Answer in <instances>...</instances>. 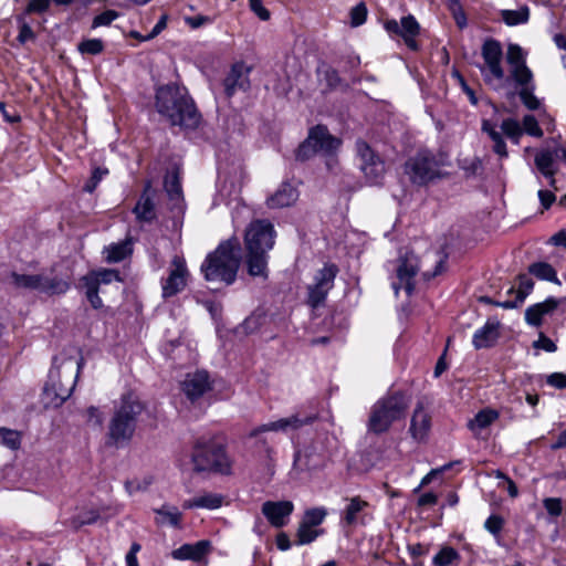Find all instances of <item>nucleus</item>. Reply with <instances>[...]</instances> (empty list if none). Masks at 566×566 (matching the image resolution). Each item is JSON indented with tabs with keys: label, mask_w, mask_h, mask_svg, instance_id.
<instances>
[{
	"label": "nucleus",
	"mask_w": 566,
	"mask_h": 566,
	"mask_svg": "<svg viewBox=\"0 0 566 566\" xmlns=\"http://www.w3.org/2000/svg\"><path fill=\"white\" fill-rule=\"evenodd\" d=\"M156 108L174 126L193 129L199 125L200 114L185 87L175 84L159 87L156 92Z\"/></svg>",
	"instance_id": "nucleus-1"
},
{
	"label": "nucleus",
	"mask_w": 566,
	"mask_h": 566,
	"mask_svg": "<svg viewBox=\"0 0 566 566\" xmlns=\"http://www.w3.org/2000/svg\"><path fill=\"white\" fill-rule=\"evenodd\" d=\"M144 403L134 392L122 396L118 405L108 420L106 430V444L112 448H124L133 440L139 416L144 411Z\"/></svg>",
	"instance_id": "nucleus-2"
},
{
	"label": "nucleus",
	"mask_w": 566,
	"mask_h": 566,
	"mask_svg": "<svg viewBox=\"0 0 566 566\" xmlns=\"http://www.w3.org/2000/svg\"><path fill=\"white\" fill-rule=\"evenodd\" d=\"M83 365V357L62 354L54 358L43 390L48 406L57 408L71 397Z\"/></svg>",
	"instance_id": "nucleus-3"
},
{
	"label": "nucleus",
	"mask_w": 566,
	"mask_h": 566,
	"mask_svg": "<svg viewBox=\"0 0 566 566\" xmlns=\"http://www.w3.org/2000/svg\"><path fill=\"white\" fill-rule=\"evenodd\" d=\"M241 261V248L237 239L221 242L201 263L200 271L208 282L227 285L235 281Z\"/></svg>",
	"instance_id": "nucleus-4"
},
{
	"label": "nucleus",
	"mask_w": 566,
	"mask_h": 566,
	"mask_svg": "<svg viewBox=\"0 0 566 566\" xmlns=\"http://www.w3.org/2000/svg\"><path fill=\"white\" fill-rule=\"evenodd\" d=\"M191 460L196 471L230 473L231 462L224 447L212 438H199L193 446Z\"/></svg>",
	"instance_id": "nucleus-5"
},
{
	"label": "nucleus",
	"mask_w": 566,
	"mask_h": 566,
	"mask_svg": "<svg viewBox=\"0 0 566 566\" xmlns=\"http://www.w3.org/2000/svg\"><path fill=\"white\" fill-rule=\"evenodd\" d=\"M408 405V399L401 392L379 399L371 408L368 430L377 434L386 432L395 421L405 416Z\"/></svg>",
	"instance_id": "nucleus-6"
},
{
	"label": "nucleus",
	"mask_w": 566,
	"mask_h": 566,
	"mask_svg": "<svg viewBox=\"0 0 566 566\" xmlns=\"http://www.w3.org/2000/svg\"><path fill=\"white\" fill-rule=\"evenodd\" d=\"M190 271L184 255L175 254L167 269V275L160 279L161 297L168 300L186 290Z\"/></svg>",
	"instance_id": "nucleus-7"
},
{
	"label": "nucleus",
	"mask_w": 566,
	"mask_h": 566,
	"mask_svg": "<svg viewBox=\"0 0 566 566\" xmlns=\"http://www.w3.org/2000/svg\"><path fill=\"white\" fill-rule=\"evenodd\" d=\"M481 129L483 133L488 134L490 139L493 142V151L500 158H506L509 155L502 134H504L515 144H518V140L523 135V128L521 124L514 118H506L502 122V132L496 130L495 126L488 119L482 120Z\"/></svg>",
	"instance_id": "nucleus-8"
},
{
	"label": "nucleus",
	"mask_w": 566,
	"mask_h": 566,
	"mask_svg": "<svg viewBox=\"0 0 566 566\" xmlns=\"http://www.w3.org/2000/svg\"><path fill=\"white\" fill-rule=\"evenodd\" d=\"M481 55L484 64L480 66V71L485 83L491 85L494 81L501 82L504 78L501 43L494 39L485 40L481 48Z\"/></svg>",
	"instance_id": "nucleus-9"
},
{
	"label": "nucleus",
	"mask_w": 566,
	"mask_h": 566,
	"mask_svg": "<svg viewBox=\"0 0 566 566\" xmlns=\"http://www.w3.org/2000/svg\"><path fill=\"white\" fill-rule=\"evenodd\" d=\"M405 174L416 185H426L439 176L438 163L428 151H420L405 164Z\"/></svg>",
	"instance_id": "nucleus-10"
},
{
	"label": "nucleus",
	"mask_w": 566,
	"mask_h": 566,
	"mask_svg": "<svg viewBox=\"0 0 566 566\" xmlns=\"http://www.w3.org/2000/svg\"><path fill=\"white\" fill-rule=\"evenodd\" d=\"M340 145V140L332 136L327 128L317 125L312 128L306 140L300 146L297 157L306 159L315 153L331 154Z\"/></svg>",
	"instance_id": "nucleus-11"
},
{
	"label": "nucleus",
	"mask_w": 566,
	"mask_h": 566,
	"mask_svg": "<svg viewBox=\"0 0 566 566\" xmlns=\"http://www.w3.org/2000/svg\"><path fill=\"white\" fill-rule=\"evenodd\" d=\"M338 268L335 264L327 263L314 274L313 282L307 286V303L312 307H317L324 303L328 292L334 286Z\"/></svg>",
	"instance_id": "nucleus-12"
},
{
	"label": "nucleus",
	"mask_w": 566,
	"mask_h": 566,
	"mask_svg": "<svg viewBox=\"0 0 566 566\" xmlns=\"http://www.w3.org/2000/svg\"><path fill=\"white\" fill-rule=\"evenodd\" d=\"M356 151L360 160V169L369 184H380L386 172L384 160L364 140L356 143Z\"/></svg>",
	"instance_id": "nucleus-13"
},
{
	"label": "nucleus",
	"mask_w": 566,
	"mask_h": 566,
	"mask_svg": "<svg viewBox=\"0 0 566 566\" xmlns=\"http://www.w3.org/2000/svg\"><path fill=\"white\" fill-rule=\"evenodd\" d=\"M275 230L266 220L252 221L245 230L244 242L247 249L270 251L274 245Z\"/></svg>",
	"instance_id": "nucleus-14"
},
{
	"label": "nucleus",
	"mask_w": 566,
	"mask_h": 566,
	"mask_svg": "<svg viewBox=\"0 0 566 566\" xmlns=\"http://www.w3.org/2000/svg\"><path fill=\"white\" fill-rule=\"evenodd\" d=\"M316 420V416H302L293 413L285 418H280L268 423H263L250 431L249 437L253 438L264 432L291 433L300 430L304 426L311 424Z\"/></svg>",
	"instance_id": "nucleus-15"
},
{
	"label": "nucleus",
	"mask_w": 566,
	"mask_h": 566,
	"mask_svg": "<svg viewBox=\"0 0 566 566\" xmlns=\"http://www.w3.org/2000/svg\"><path fill=\"white\" fill-rule=\"evenodd\" d=\"M419 271V261L413 253H406L398 260L396 269L397 281L392 282V289L398 294L400 289H403L408 295L413 292V279Z\"/></svg>",
	"instance_id": "nucleus-16"
},
{
	"label": "nucleus",
	"mask_w": 566,
	"mask_h": 566,
	"mask_svg": "<svg viewBox=\"0 0 566 566\" xmlns=\"http://www.w3.org/2000/svg\"><path fill=\"white\" fill-rule=\"evenodd\" d=\"M385 29L390 34L400 35L409 49L413 51L418 50L416 36L420 32V25L413 15L409 14L403 17L400 22L397 20H388L385 23Z\"/></svg>",
	"instance_id": "nucleus-17"
},
{
	"label": "nucleus",
	"mask_w": 566,
	"mask_h": 566,
	"mask_svg": "<svg viewBox=\"0 0 566 566\" xmlns=\"http://www.w3.org/2000/svg\"><path fill=\"white\" fill-rule=\"evenodd\" d=\"M346 501L347 504L342 511V523L345 526L365 525L371 518L368 512L370 504L367 501L358 495L348 497Z\"/></svg>",
	"instance_id": "nucleus-18"
},
{
	"label": "nucleus",
	"mask_w": 566,
	"mask_h": 566,
	"mask_svg": "<svg viewBox=\"0 0 566 566\" xmlns=\"http://www.w3.org/2000/svg\"><path fill=\"white\" fill-rule=\"evenodd\" d=\"M261 511L273 527L281 528L289 523L294 504L291 501H266Z\"/></svg>",
	"instance_id": "nucleus-19"
},
{
	"label": "nucleus",
	"mask_w": 566,
	"mask_h": 566,
	"mask_svg": "<svg viewBox=\"0 0 566 566\" xmlns=\"http://www.w3.org/2000/svg\"><path fill=\"white\" fill-rule=\"evenodd\" d=\"M250 69L243 63H235L223 80L224 93L228 97L234 95L238 91H247L250 87Z\"/></svg>",
	"instance_id": "nucleus-20"
},
{
	"label": "nucleus",
	"mask_w": 566,
	"mask_h": 566,
	"mask_svg": "<svg viewBox=\"0 0 566 566\" xmlns=\"http://www.w3.org/2000/svg\"><path fill=\"white\" fill-rule=\"evenodd\" d=\"M181 389L190 400L200 398L206 391L211 389L207 371L188 374L181 382Z\"/></svg>",
	"instance_id": "nucleus-21"
},
{
	"label": "nucleus",
	"mask_w": 566,
	"mask_h": 566,
	"mask_svg": "<svg viewBox=\"0 0 566 566\" xmlns=\"http://www.w3.org/2000/svg\"><path fill=\"white\" fill-rule=\"evenodd\" d=\"M211 552V542L208 539L199 541L195 544H184L171 552V557L176 560L201 562Z\"/></svg>",
	"instance_id": "nucleus-22"
},
{
	"label": "nucleus",
	"mask_w": 566,
	"mask_h": 566,
	"mask_svg": "<svg viewBox=\"0 0 566 566\" xmlns=\"http://www.w3.org/2000/svg\"><path fill=\"white\" fill-rule=\"evenodd\" d=\"M566 298L547 297L544 302L528 306L525 311V321L528 325L539 326L545 315L552 314Z\"/></svg>",
	"instance_id": "nucleus-23"
},
{
	"label": "nucleus",
	"mask_w": 566,
	"mask_h": 566,
	"mask_svg": "<svg viewBox=\"0 0 566 566\" xmlns=\"http://www.w3.org/2000/svg\"><path fill=\"white\" fill-rule=\"evenodd\" d=\"M500 337V322L489 319L481 328L476 329L472 337L475 349L489 348L495 345Z\"/></svg>",
	"instance_id": "nucleus-24"
},
{
	"label": "nucleus",
	"mask_w": 566,
	"mask_h": 566,
	"mask_svg": "<svg viewBox=\"0 0 566 566\" xmlns=\"http://www.w3.org/2000/svg\"><path fill=\"white\" fill-rule=\"evenodd\" d=\"M430 427V416L421 403L417 405L410 426V433L412 438L417 441H423L429 433Z\"/></svg>",
	"instance_id": "nucleus-25"
},
{
	"label": "nucleus",
	"mask_w": 566,
	"mask_h": 566,
	"mask_svg": "<svg viewBox=\"0 0 566 566\" xmlns=\"http://www.w3.org/2000/svg\"><path fill=\"white\" fill-rule=\"evenodd\" d=\"M298 192L290 184H282L281 187L266 200V205L271 209L290 207L296 202Z\"/></svg>",
	"instance_id": "nucleus-26"
},
{
	"label": "nucleus",
	"mask_w": 566,
	"mask_h": 566,
	"mask_svg": "<svg viewBox=\"0 0 566 566\" xmlns=\"http://www.w3.org/2000/svg\"><path fill=\"white\" fill-rule=\"evenodd\" d=\"M268 252L259 249H247V265L251 276H268Z\"/></svg>",
	"instance_id": "nucleus-27"
},
{
	"label": "nucleus",
	"mask_w": 566,
	"mask_h": 566,
	"mask_svg": "<svg viewBox=\"0 0 566 566\" xmlns=\"http://www.w3.org/2000/svg\"><path fill=\"white\" fill-rule=\"evenodd\" d=\"M557 158L559 157L556 155V148L542 149L535 155L534 163L544 177H552V175H556L558 170Z\"/></svg>",
	"instance_id": "nucleus-28"
},
{
	"label": "nucleus",
	"mask_w": 566,
	"mask_h": 566,
	"mask_svg": "<svg viewBox=\"0 0 566 566\" xmlns=\"http://www.w3.org/2000/svg\"><path fill=\"white\" fill-rule=\"evenodd\" d=\"M499 412L491 408L480 410L473 419L468 422L469 429L476 436L483 429L491 426L497 418Z\"/></svg>",
	"instance_id": "nucleus-29"
},
{
	"label": "nucleus",
	"mask_w": 566,
	"mask_h": 566,
	"mask_svg": "<svg viewBox=\"0 0 566 566\" xmlns=\"http://www.w3.org/2000/svg\"><path fill=\"white\" fill-rule=\"evenodd\" d=\"M223 497L216 493H205L184 502V509L201 507L208 510L219 509L222 505Z\"/></svg>",
	"instance_id": "nucleus-30"
},
{
	"label": "nucleus",
	"mask_w": 566,
	"mask_h": 566,
	"mask_svg": "<svg viewBox=\"0 0 566 566\" xmlns=\"http://www.w3.org/2000/svg\"><path fill=\"white\" fill-rule=\"evenodd\" d=\"M133 252L132 241L125 240L123 242L114 243L105 248V260L108 263H117L125 260Z\"/></svg>",
	"instance_id": "nucleus-31"
},
{
	"label": "nucleus",
	"mask_w": 566,
	"mask_h": 566,
	"mask_svg": "<svg viewBox=\"0 0 566 566\" xmlns=\"http://www.w3.org/2000/svg\"><path fill=\"white\" fill-rule=\"evenodd\" d=\"M528 272L542 281H548L560 285L562 282L557 277L555 269L547 262H535L528 266Z\"/></svg>",
	"instance_id": "nucleus-32"
},
{
	"label": "nucleus",
	"mask_w": 566,
	"mask_h": 566,
	"mask_svg": "<svg viewBox=\"0 0 566 566\" xmlns=\"http://www.w3.org/2000/svg\"><path fill=\"white\" fill-rule=\"evenodd\" d=\"M40 292L48 295L64 294L70 289V283L61 277L46 276L42 274Z\"/></svg>",
	"instance_id": "nucleus-33"
},
{
	"label": "nucleus",
	"mask_w": 566,
	"mask_h": 566,
	"mask_svg": "<svg viewBox=\"0 0 566 566\" xmlns=\"http://www.w3.org/2000/svg\"><path fill=\"white\" fill-rule=\"evenodd\" d=\"M10 279L17 289L36 290L40 292L42 274H19L12 272Z\"/></svg>",
	"instance_id": "nucleus-34"
},
{
	"label": "nucleus",
	"mask_w": 566,
	"mask_h": 566,
	"mask_svg": "<svg viewBox=\"0 0 566 566\" xmlns=\"http://www.w3.org/2000/svg\"><path fill=\"white\" fill-rule=\"evenodd\" d=\"M136 218L143 222H150L156 217L155 205L151 198L144 192L134 208Z\"/></svg>",
	"instance_id": "nucleus-35"
},
{
	"label": "nucleus",
	"mask_w": 566,
	"mask_h": 566,
	"mask_svg": "<svg viewBox=\"0 0 566 566\" xmlns=\"http://www.w3.org/2000/svg\"><path fill=\"white\" fill-rule=\"evenodd\" d=\"M461 560V556L457 549L451 546H443L440 551L433 556L432 565L433 566H452L458 565Z\"/></svg>",
	"instance_id": "nucleus-36"
},
{
	"label": "nucleus",
	"mask_w": 566,
	"mask_h": 566,
	"mask_svg": "<svg viewBox=\"0 0 566 566\" xmlns=\"http://www.w3.org/2000/svg\"><path fill=\"white\" fill-rule=\"evenodd\" d=\"M155 513L159 516L156 522L158 524H168L171 526H179L182 514L177 507L164 505L160 509L155 510Z\"/></svg>",
	"instance_id": "nucleus-37"
},
{
	"label": "nucleus",
	"mask_w": 566,
	"mask_h": 566,
	"mask_svg": "<svg viewBox=\"0 0 566 566\" xmlns=\"http://www.w3.org/2000/svg\"><path fill=\"white\" fill-rule=\"evenodd\" d=\"M501 17L507 25H517L526 23L530 19V9L522 7L517 10H502Z\"/></svg>",
	"instance_id": "nucleus-38"
},
{
	"label": "nucleus",
	"mask_w": 566,
	"mask_h": 566,
	"mask_svg": "<svg viewBox=\"0 0 566 566\" xmlns=\"http://www.w3.org/2000/svg\"><path fill=\"white\" fill-rule=\"evenodd\" d=\"M164 186L169 199L178 203L182 195L178 174L176 171L167 174Z\"/></svg>",
	"instance_id": "nucleus-39"
},
{
	"label": "nucleus",
	"mask_w": 566,
	"mask_h": 566,
	"mask_svg": "<svg viewBox=\"0 0 566 566\" xmlns=\"http://www.w3.org/2000/svg\"><path fill=\"white\" fill-rule=\"evenodd\" d=\"M511 76L521 88L534 85L533 73L526 64L511 67Z\"/></svg>",
	"instance_id": "nucleus-40"
},
{
	"label": "nucleus",
	"mask_w": 566,
	"mask_h": 566,
	"mask_svg": "<svg viewBox=\"0 0 566 566\" xmlns=\"http://www.w3.org/2000/svg\"><path fill=\"white\" fill-rule=\"evenodd\" d=\"M319 534H322V531L315 530L313 526H310L303 522L300 523V526L297 528V545H305L310 544L313 541H315Z\"/></svg>",
	"instance_id": "nucleus-41"
},
{
	"label": "nucleus",
	"mask_w": 566,
	"mask_h": 566,
	"mask_svg": "<svg viewBox=\"0 0 566 566\" xmlns=\"http://www.w3.org/2000/svg\"><path fill=\"white\" fill-rule=\"evenodd\" d=\"M77 50L83 55H97L104 51V42L101 39H86L78 43Z\"/></svg>",
	"instance_id": "nucleus-42"
},
{
	"label": "nucleus",
	"mask_w": 566,
	"mask_h": 566,
	"mask_svg": "<svg viewBox=\"0 0 566 566\" xmlns=\"http://www.w3.org/2000/svg\"><path fill=\"white\" fill-rule=\"evenodd\" d=\"M86 289V297L91 303L92 307L98 310L103 306L102 298L98 296V287H96V281L93 279H82Z\"/></svg>",
	"instance_id": "nucleus-43"
},
{
	"label": "nucleus",
	"mask_w": 566,
	"mask_h": 566,
	"mask_svg": "<svg viewBox=\"0 0 566 566\" xmlns=\"http://www.w3.org/2000/svg\"><path fill=\"white\" fill-rule=\"evenodd\" d=\"M83 279H93L94 281H96V287H98L99 284H102V283L108 284L114 280L115 281L120 280L119 274L116 270H108V269H105V270H102L98 272H92L88 275L83 276Z\"/></svg>",
	"instance_id": "nucleus-44"
},
{
	"label": "nucleus",
	"mask_w": 566,
	"mask_h": 566,
	"mask_svg": "<svg viewBox=\"0 0 566 566\" xmlns=\"http://www.w3.org/2000/svg\"><path fill=\"white\" fill-rule=\"evenodd\" d=\"M327 515V511L324 507H314L305 511L302 522L310 526H318L323 523Z\"/></svg>",
	"instance_id": "nucleus-45"
},
{
	"label": "nucleus",
	"mask_w": 566,
	"mask_h": 566,
	"mask_svg": "<svg viewBox=\"0 0 566 566\" xmlns=\"http://www.w3.org/2000/svg\"><path fill=\"white\" fill-rule=\"evenodd\" d=\"M20 443L21 438L18 431L0 427V444L15 450L20 447Z\"/></svg>",
	"instance_id": "nucleus-46"
},
{
	"label": "nucleus",
	"mask_w": 566,
	"mask_h": 566,
	"mask_svg": "<svg viewBox=\"0 0 566 566\" xmlns=\"http://www.w3.org/2000/svg\"><path fill=\"white\" fill-rule=\"evenodd\" d=\"M452 17L460 29H464L468 24L465 12L460 0H446Z\"/></svg>",
	"instance_id": "nucleus-47"
},
{
	"label": "nucleus",
	"mask_w": 566,
	"mask_h": 566,
	"mask_svg": "<svg viewBox=\"0 0 566 566\" xmlns=\"http://www.w3.org/2000/svg\"><path fill=\"white\" fill-rule=\"evenodd\" d=\"M506 60L511 67L526 64L522 48L517 44H510L507 48Z\"/></svg>",
	"instance_id": "nucleus-48"
},
{
	"label": "nucleus",
	"mask_w": 566,
	"mask_h": 566,
	"mask_svg": "<svg viewBox=\"0 0 566 566\" xmlns=\"http://www.w3.org/2000/svg\"><path fill=\"white\" fill-rule=\"evenodd\" d=\"M534 85L523 87L520 90V97L523 102V104L528 109H537L539 107V101L536 98V96L533 94Z\"/></svg>",
	"instance_id": "nucleus-49"
},
{
	"label": "nucleus",
	"mask_w": 566,
	"mask_h": 566,
	"mask_svg": "<svg viewBox=\"0 0 566 566\" xmlns=\"http://www.w3.org/2000/svg\"><path fill=\"white\" fill-rule=\"evenodd\" d=\"M367 19V8L365 3L360 2L350 10V24L352 27H359L365 23Z\"/></svg>",
	"instance_id": "nucleus-50"
},
{
	"label": "nucleus",
	"mask_w": 566,
	"mask_h": 566,
	"mask_svg": "<svg viewBox=\"0 0 566 566\" xmlns=\"http://www.w3.org/2000/svg\"><path fill=\"white\" fill-rule=\"evenodd\" d=\"M523 132L534 137H542L543 130L538 126L536 118L533 115H525L523 117Z\"/></svg>",
	"instance_id": "nucleus-51"
},
{
	"label": "nucleus",
	"mask_w": 566,
	"mask_h": 566,
	"mask_svg": "<svg viewBox=\"0 0 566 566\" xmlns=\"http://www.w3.org/2000/svg\"><path fill=\"white\" fill-rule=\"evenodd\" d=\"M504 526V520L500 515L493 514L484 522V528L492 535L497 536Z\"/></svg>",
	"instance_id": "nucleus-52"
},
{
	"label": "nucleus",
	"mask_w": 566,
	"mask_h": 566,
	"mask_svg": "<svg viewBox=\"0 0 566 566\" xmlns=\"http://www.w3.org/2000/svg\"><path fill=\"white\" fill-rule=\"evenodd\" d=\"M118 13L114 10H106L101 14L96 15L93 20L92 28L109 25L114 20L118 18Z\"/></svg>",
	"instance_id": "nucleus-53"
},
{
	"label": "nucleus",
	"mask_w": 566,
	"mask_h": 566,
	"mask_svg": "<svg viewBox=\"0 0 566 566\" xmlns=\"http://www.w3.org/2000/svg\"><path fill=\"white\" fill-rule=\"evenodd\" d=\"M543 505L552 516H559L563 513V502L559 497H546Z\"/></svg>",
	"instance_id": "nucleus-54"
},
{
	"label": "nucleus",
	"mask_w": 566,
	"mask_h": 566,
	"mask_svg": "<svg viewBox=\"0 0 566 566\" xmlns=\"http://www.w3.org/2000/svg\"><path fill=\"white\" fill-rule=\"evenodd\" d=\"M107 172H108L107 169L96 168L93 171L92 177L90 178V180L85 184L84 190L86 192H93L95 190V188L97 187L98 182L103 179V177L105 175H107Z\"/></svg>",
	"instance_id": "nucleus-55"
},
{
	"label": "nucleus",
	"mask_w": 566,
	"mask_h": 566,
	"mask_svg": "<svg viewBox=\"0 0 566 566\" xmlns=\"http://www.w3.org/2000/svg\"><path fill=\"white\" fill-rule=\"evenodd\" d=\"M19 21H21V23L19 27L18 41L23 44L30 40H34L35 34H34L33 30L31 29V27L25 21H23L21 18L19 19Z\"/></svg>",
	"instance_id": "nucleus-56"
},
{
	"label": "nucleus",
	"mask_w": 566,
	"mask_h": 566,
	"mask_svg": "<svg viewBox=\"0 0 566 566\" xmlns=\"http://www.w3.org/2000/svg\"><path fill=\"white\" fill-rule=\"evenodd\" d=\"M86 418L87 422L95 427H102L103 424V415L97 407L91 406L86 409Z\"/></svg>",
	"instance_id": "nucleus-57"
},
{
	"label": "nucleus",
	"mask_w": 566,
	"mask_h": 566,
	"mask_svg": "<svg viewBox=\"0 0 566 566\" xmlns=\"http://www.w3.org/2000/svg\"><path fill=\"white\" fill-rule=\"evenodd\" d=\"M533 346L535 348L543 349L547 353H554L557 349L556 344L551 338L546 337L543 334H541L539 338L536 342H534Z\"/></svg>",
	"instance_id": "nucleus-58"
},
{
	"label": "nucleus",
	"mask_w": 566,
	"mask_h": 566,
	"mask_svg": "<svg viewBox=\"0 0 566 566\" xmlns=\"http://www.w3.org/2000/svg\"><path fill=\"white\" fill-rule=\"evenodd\" d=\"M51 0H31L27 7V13H42L50 7Z\"/></svg>",
	"instance_id": "nucleus-59"
},
{
	"label": "nucleus",
	"mask_w": 566,
	"mask_h": 566,
	"mask_svg": "<svg viewBox=\"0 0 566 566\" xmlns=\"http://www.w3.org/2000/svg\"><path fill=\"white\" fill-rule=\"evenodd\" d=\"M546 382L557 389H564L566 388V374L553 373L547 377Z\"/></svg>",
	"instance_id": "nucleus-60"
},
{
	"label": "nucleus",
	"mask_w": 566,
	"mask_h": 566,
	"mask_svg": "<svg viewBox=\"0 0 566 566\" xmlns=\"http://www.w3.org/2000/svg\"><path fill=\"white\" fill-rule=\"evenodd\" d=\"M251 10L263 21L270 19V12L262 4V0H250Z\"/></svg>",
	"instance_id": "nucleus-61"
},
{
	"label": "nucleus",
	"mask_w": 566,
	"mask_h": 566,
	"mask_svg": "<svg viewBox=\"0 0 566 566\" xmlns=\"http://www.w3.org/2000/svg\"><path fill=\"white\" fill-rule=\"evenodd\" d=\"M451 467H452V463H448L440 468L432 469L428 474H426L422 478L420 486H424V485L429 484L433 480V478H436L439 473H442L446 470L450 469Z\"/></svg>",
	"instance_id": "nucleus-62"
},
{
	"label": "nucleus",
	"mask_w": 566,
	"mask_h": 566,
	"mask_svg": "<svg viewBox=\"0 0 566 566\" xmlns=\"http://www.w3.org/2000/svg\"><path fill=\"white\" fill-rule=\"evenodd\" d=\"M537 195L545 209H548L556 199L555 195L549 190H538Z\"/></svg>",
	"instance_id": "nucleus-63"
},
{
	"label": "nucleus",
	"mask_w": 566,
	"mask_h": 566,
	"mask_svg": "<svg viewBox=\"0 0 566 566\" xmlns=\"http://www.w3.org/2000/svg\"><path fill=\"white\" fill-rule=\"evenodd\" d=\"M468 165H463L462 168L471 175H476L482 169V163L480 158L474 157L470 161H465Z\"/></svg>",
	"instance_id": "nucleus-64"
}]
</instances>
